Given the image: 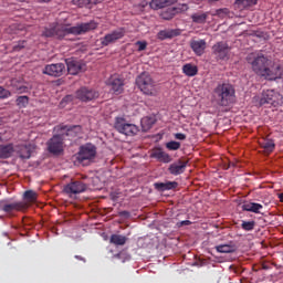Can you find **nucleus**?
Here are the masks:
<instances>
[{
    "mask_svg": "<svg viewBox=\"0 0 283 283\" xmlns=\"http://www.w3.org/2000/svg\"><path fill=\"white\" fill-rule=\"evenodd\" d=\"M42 36H45L46 39H52V38L55 39V27L51 29H45L42 32Z\"/></svg>",
    "mask_w": 283,
    "mask_h": 283,
    "instance_id": "43",
    "label": "nucleus"
},
{
    "mask_svg": "<svg viewBox=\"0 0 283 283\" xmlns=\"http://www.w3.org/2000/svg\"><path fill=\"white\" fill-rule=\"evenodd\" d=\"M247 61L252 65L253 72L259 76H263L266 81H276V78L282 77L280 66H271V61L262 53H250L247 56Z\"/></svg>",
    "mask_w": 283,
    "mask_h": 283,
    "instance_id": "1",
    "label": "nucleus"
},
{
    "mask_svg": "<svg viewBox=\"0 0 283 283\" xmlns=\"http://www.w3.org/2000/svg\"><path fill=\"white\" fill-rule=\"evenodd\" d=\"M28 209V203L25 202H12L9 203L6 200L0 201V211H4V213H13V211H25Z\"/></svg>",
    "mask_w": 283,
    "mask_h": 283,
    "instance_id": "11",
    "label": "nucleus"
},
{
    "mask_svg": "<svg viewBox=\"0 0 283 283\" xmlns=\"http://www.w3.org/2000/svg\"><path fill=\"white\" fill-rule=\"evenodd\" d=\"M123 36H125V30L118 29L106 34L104 38H101V43L104 48H107V45H111V43H116V41L123 39Z\"/></svg>",
    "mask_w": 283,
    "mask_h": 283,
    "instance_id": "14",
    "label": "nucleus"
},
{
    "mask_svg": "<svg viewBox=\"0 0 283 283\" xmlns=\"http://www.w3.org/2000/svg\"><path fill=\"white\" fill-rule=\"evenodd\" d=\"M175 138H176V140H187V135H185L182 133H176Z\"/></svg>",
    "mask_w": 283,
    "mask_h": 283,
    "instance_id": "47",
    "label": "nucleus"
},
{
    "mask_svg": "<svg viewBox=\"0 0 283 283\" xmlns=\"http://www.w3.org/2000/svg\"><path fill=\"white\" fill-rule=\"evenodd\" d=\"M277 198H279L280 202H283V192L277 193Z\"/></svg>",
    "mask_w": 283,
    "mask_h": 283,
    "instance_id": "51",
    "label": "nucleus"
},
{
    "mask_svg": "<svg viewBox=\"0 0 283 283\" xmlns=\"http://www.w3.org/2000/svg\"><path fill=\"white\" fill-rule=\"evenodd\" d=\"M260 145L268 154H271L275 149V143L272 139H263L260 142Z\"/></svg>",
    "mask_w": 283,
    "mask_h": 283,
    "instance_id": "32",
    "label": "nucleus"
},
{
    "mask_svg": "<svg viewBox=\"0 0 283 283\" xmlns=\"http://www.w3.org/2000/svg\"><path fill=\"white\" fill-rule=\"evenodd\" d=\"M73 6H77V8H85V6H90V3H98V0H72Z\"/></svg>",
    "mask_w": 283,
    "mask_h": 283,
    "instance_id": "37",
    "label": "nucleus"
},
{
    "mask_svg": "<svg viewBox=\"0 0 283 283\" xmlns=\"http://www.w3.org/2000/svg\"><path fill=\"white\" fill-rule=\"evenodd\" d=\"M64 138L61 133H56L53 137L46 143L48 151L50 154L59 155L63 151Z\"/></svg>",
    "mask_w": 283,
    "mask_h": 283,
    "instance_id": "10",
    "label": "nucleus"
},
{
    "mask_svg": "<svg viewBox=\"0 0 283 283\" xmlns=\"http://www.w3.org/2000/svg\"><path fill=\"white\" fill-rule=\"evenodd\" d=\"M69 74L76 76L80 72H85V64L73 57L65 60Z\"/></svg>",
    "mask_w": 283,
    "mask_h": 283,
    "instance_id": "15",
    "label": "nucleus"
},
{
    "mask_svg": "<svg viewBox=\"0 0 283 283\" xmlns=\"http://www.w3.org/2000/svg\"><path fill=\"white\" fill-rule=\"evenodd\" d=\"M176 14H177L176 9H174V7H170V8L166 9L165 11H163L160 17L165 21H171V19H174Z\"/></svg>",
    "mask_w": 283,
    "mask_h": 283,
    "instance_id": "33",
    "label": "nucleus"
},
{
    "mask_svg": "<svg viewBox=\"0 0 283 283\" xmlns=\"http://www.w3.org/2000/svg\"><path fill=\"white\" fill-rule=\"evenodd\" d=\"M85 191H87V185L81 180H73L63 188V192L66 193L69 198H74V196L85 193Z\"/></svg>",
    "mask_w": 283,
    "mask_h": 283,
    "instance_id": "7",
    "label": "nucleus"
},
{
    "mask_svg": "<svg viewBox=\"0 0 283 283\" xmlns=\"http://www.w3.org/2000/svg\"><path fill=\"white\" fill-rule=\"evenodd\" d=\"M213 97L221 107H229L235 103V86L231 83L218 84L213 90Z\"/></svg>",
    "mask_w": 283,
    "mask_h": 283,
    "instance_id": "3",
    "label": "nucleus"
},
{
    "mask_svg": "<svg viewBox=\"0 0 283 283\" xmlns=\"http://www.w3.org/2000/svg\"><path fill=\"white\" fill-rule=\"evenodd\" d=\"M76 158L78 163H85V160H94V158H96V146L92 144L81 146Z\"/></svg>",
    "mask_w": 283,
    "mask_h": 283,
    "instance_id": "9",
    "label": "nucleus"
},
{
    "mask_svg": "<svg viewBox=\"0 0 283 283\" xmlns=\"http://www.w3.org/2000/svg\"><path fill=\"white\" fill-rule=\"evenodd\" d=\"M108 86L111 87L113 94H123L124 87H125V82H123V78L113 75L108 80Z\"/></svg>",
    "mask_w": 283,
    "mask_h": 283,
    "instance_id": "17",
    "label": "nucleus"
},
{
    "mask_svg": "<svg viewBox=\"0 0 283 283\" xmlns=\"http://www.w3.org/2000/svg\"><path fill=\"white\" fill-rule=\"evenodd\" d=\"M212 54L216 56L217 61H229L231 56V46L227 42H217L212 45Z\"/></svg>",
    "mask_w": 283,
    "mask_h": 283,
    "instance_id": "8",
    "label": "nucleus"
},
{
    "mask_svg": "<svg viewBox=\"0 0 283 283\" xmlns=\"http://www.w3.org/2000/svg\"><path fill=\"white\" fill-rule=\"evenodd\" d=\"M75 260H81L82 262H86L85 258L81 256V255H75Z\"/></svg>",
    "mask_w": 283,
    "mask_h": 283,
    "instance_id": "50",
    "label": "nucleus"
},
{
    "mask_svg": "<svg viewBox=\"0 0 283 283\" xmlns=\"http://www.w3.org/2000/svg\"><path fill=\"white\" fill-rule=\"evenodd\" d=\"M115 258H118L120 260L123 258V253L115 254Z\"/></svg>",
    "mask_w": 283,
    "mask_h": 283,
    "instance_id": "53",
    "label": "nucleus"
},
{
    "mask_svg": "<svg viewBox=\"0 0 283 283\" xmlns=\"http://www.w3.org/2000/svg\"><path fill=\"white\" fill-rule=\"evenodd\" d=\"M11 85H12V92L14 94H25L28 92V86L22 85L21 83L15 84L13 81Z\"/></svg>",
    "mask_w": 283,
    "mask_h": 283,
    "instance_id": "35",
    "label": "nucleus"
},
{
    "mask_svg": "<svg viewBox=\"0 0 283 283\" xmlns=\"http://www.w3.org/2000/svg\"><path fill=\"white\" fill-rule=\"evenodd\" d=\"M25 40L19 41L17 44L13 45V52H21L23 48H25Z\"/></svg>",
    "mask_w": 283,
    "mask_h": 283,
    "instance_id": "45",
    "label": "nucleus"
},
{
    "mask_svg": "<svg viewBox=\"0 0 283 283\" xmlns=\"http://www.w3.org/2000/svg\"><path fill=\"white\" fill-rule=\"evenodd\" d=\"M156 125V118L155 117H144L142 118V128L143 132H149L151 127Z\"/></svg>",
    "mask_w": 283,
    "mask_h": 283,
    "instance_id": "31",
    "label": "nucleus"
},
{
    "mask_svg": "<svg viewBox=\"0 0 283 283\" xmlns=\"http://www.w3.org/2000/svg\"><path fill=\"white\" fill-rule=\"evenodd\" d=\"M39 198V195L34 190H27L23 193V201L27 205V209L30 208V205L34 203V201Z\"/></svg>",
    "mask_w": 283,
    "mask_h": 283,
    "instance_id": "23",
    "label": "nucleus"
},
{
    "mask_svg": "<svg viewBox=\"0 0 283 283\" xmlns=\"http://www.w3.org/2000/svg\"><path fill=\"white\" fill-rule=\"evenodd\" d=\"M166 147L169 149V151H178V149H180V142H168Z\"/></svg>",
    "mask_w": 283,
    "mask_h": 283,
    "instance_id": "41",
    "label": "nucleus"
},
{
    "mask_svg": "<svg viewBox=\"0 0 283 283\" xmlns=\"http://www.w3.org/2000/svg\"><path fill=\"white\" fill-rule=\"evenodd\" d=\"M191 224V221L189 220H184L177 223V227H189Z\"/></svg>",
    "mask_w": 283,
    "mask_h": 283,
    "instance_id": "48",
    "label": "nucleus"
},
{
    "mask_svg": "<svg viewBox=\"0 0 283 283\" xmlns=\"http://www.w3.org/2000/svg\"><path fill=\"white\" fill-rule=\"evenodd\" d=\"M10 96H12V93L3 88V86H0V101L3 98H10Z\"/></svg>",
    "mask_w": 283,
    "mask_h": 283,
    "instance_id": "44",
    "label": "nucleus"
},
{
    "mask_svg": "<svg viewBox=\"0 0 283 283\" xmlns=\"http://www.w3.org/2000/svg\"><path fill=\"white\" fill-rule=\"evenodd\" d=\"M187 160L179 159L169 166L168 171L172 176H180V174H185V170L187 169Z\"/></svg>",
    "mask_w": 283,
    "mask_h": 283,
    "instance_id": "18",
    "label": "nucleus"
},
{
    "mask_svg": "<svg viewBox=\"0 0 283 283\" xmlns=\"http://www.w3.org/2000/svg\"><path fill=\"white\" fill-rule=\"evenodd\" d=\"M178 0H151V10H161V8H168V6H174Z\"/></svg>",
    "mask_w": 283,
    "mask_h": 283,
    "instance_id": "20",
    "label": "nucleus"
},
{
    "mask_svg": "<svg viewBox=\"0 0 283 283\" xmlns=\"http://www.w3.org/2000/svg\"><path fill=\"white\" fill-rule=\"evenodd\" d=\"M176 14H180V12H187L189 10V6L187 3L178 4L177 7H172Z\"/></svg>",
    "mask_w": 283,
    "mask_h": 283,
    "instance_id": "42",
    "label": "nucleus"
},
{
    "mask_svg": "<svg viewBox=\"0 0 283 283\" xmlns=\"http://www.w3.org/2000/svg\"><path fill=\"white\" fill-rule=\"evenodd\" d=\"M241 229L243 231H253L255 229V221H242Z\"/></svg>",
    "mask_w": 283,
    "mask_h": 283,
    "instance_id": "40",
    "label": "nucleus"
},
{
    "mask_svg": "<svg viewBox=\"0 0 283 283\" xmlns=\"http://www.w3.org/2000/svg\"><path fill=\"white\" fill-rule=\"evenodd\" d=\"M176 33L174 31H159L158 32V39H160L161 41H165V39H172V36H175Z\"/></svg>",
    "mask_w": 283,
    "mask_h": 283,
    "instance_id": "39",
    "label": "nucleus"
},
{
    "mask_svg": "<svg viewBox=\"0 0 283 283\" xmlns=\"http://www.w3.org/2000/svg\"><path fill=\"white\" fill-rule=\"evenodd\" d=\"M277 102V93L273 90L263 91L261 96L259 97V105H275Z\"/></svg>",
    "mask_w": 283,
    "mask_h": 283,
    "instance_id": "16",
    "label": "nucleus"
},
{
    "mask_svg": "<svg viewBox=\"0 0 283 283\" xmlns=\"http://www.w3.org/2000/svg\"><path fill=\"white\" fill-rule=\"evenodd\" d=\"M235 6L239 10H247L253 8V6H258V0H237Z\"/></svg>",
    "mask_w": 283,
    "mask_h": 283,
    "instance_id": "28",
    "label": "nucleus"
},
{
    "mask_svg": "<svg viewBox=\"0 0 283 283\" xmlns=\"http://www.w3.org/2000/svg\"><path fill=\"white\" fill-rule=\"evenodd\" d=\"M98 28V23L96 21L91 20L90 22L80 23L75 27H55V39H65L69 34H74L78 36L81 34H85L87 32H92V30H96Z\"/></svg>",
    "mask_w": 283,
    "mask_h": 283,
    "instance_id": "2",
    "label": "nucleus"
},
{
    "mask_svg": "<svg viewBox=\"0 0 283 283\" xmlns=\"http://www.w3.org/2000/svg\"><path fill=\"white\" fill-rule=\"evenodd\" d=\"M12 154H14V145H0V158H11Z\"/></svg>",
    "mask_w": 283,
    "mask_h": 283,
    "instance_id": "25",
    "label": "nucleus"
},
{
    "mask_svg": "<svg viewBox=\"0 0 283 283\" xmlns=\"http://www.w3.org/2000/svg\"><path fill=\"white\" fill-rule=\"evenodd\" d=\"M260 209H264L261 203L249 202L242 205V211H250L251 213H260Z\"/></svg>",
    "mask_w": 283,
    "mask_h": 283,
    "instance_id": "27",
    "label": "nucleus"
},
{
    "mask_svg": "<svg viewBox=\"0 0 283 283\" xmlns=\"http://www.w3.org/2000/svg\"><path fill=\"white\" fill-rule=\"evenodd\" d=\"M192 23H197L199 25H205L207 23V19H209V12H196L190 15Z\"/></svg>",
    "mask_w": 283,
    "mask_h": 283,
    "instance_id": "21",
    "label": "nucleus"
},
{
    "mask_svg": "<svg viewBox=\"0 0 283 283\" xmlns=\"http://www.w3.org/2000/svg\"><path fill=\"white\" fill-rule=\"evenodd\" d=\"M40 3H50V0H40Z\"/></svg>",
    "mask_w": 283,
    "mask_h": 283,
    "instance_id": "54",
    "label": "nucleus"
},
{
    "mask_svg": "<svg viewBox=\"0 0 283 283\" xmlns=\"http://www.w3.org/2000/svg\"><path fill=\"white\" fill-rule=\"evenodd\" d=\"M151 157L159 160V163H166V164L171 163V156L169 154L163 151L161 149H157V150L153 151Z\"/></svg>",
    "mask_w": 283,
    "mask_h": 283,
    "instance_id": "24",
    "label": "nucleus"
},
{
    "mask_svg": "<svg viewBox=\"0 0 283 283\" xmlns=\"http://www.w3.org/2000/svg\"><path fill=\"white\" fill-rule=\"evenodd\" d=\"M63 101H64L65 103H70V101H72V95H66V96L63 98Z\"/></svg>",
    "mask_w": 283,
    "mask_h": 283,
    "instance_id": "49",
    "label": "nucleus"
},
{
    "mask_svg": "<svg viewBox=\"0 0 283 283\" xmlns=\"http://www.w3.org/2000/svg\"><path fill=\"white\" fill-rule=\"evenodd\" d=\"M136 45L138 46V52H143L144 50H147V42L137 41Z\"/></svg>",
    "mask_w": 283,
    "mask_h": 283,
    "instance_id": "46",
    "label": "nucleus"
},
{
    "mask_svg": "<svg viewBox=\"0 0 283 283\" xmlns=\"http://www.w3.org/2000/svg\"><path fill=\"white\" fill-rule=\"evenodd\" d=\"M218 1H220V0H208V3H216Z\"/></svg>",
    "mask_w": 283,
    "mask_h": 283,
    "instance_id": "55",
    "label": "nucleus"
},
{
    "mask_svg": "<svg viewBox=\"0 0 283 283\" xmlns=\"http://www.w3.org/2000/svg\"><path fill=\"white\" fill-rule=\"evenodd\" d=\"M218 253H233L235 248L231 244H221L216 247Z\"/></svg>",
    "mask_w": 283,
    "mask_h": 283,
    "instance_id": "34",
    "label": "nucleus"
},
{
    "mask_svg": "<svg viewBox=\"0 0 283 283\" xmlns=\"http://www.w3.org/2000/svg\"><path fill=\"white\" fill-rule=\"evenodd\" d=\"M19 157L22 160H28L32 156V151L30 150V146L28 145H20L18 150Z\"/></svg>",
    "mask_w": 283,
    "mask_h": 283,
    "instance_id": "29",
    "label": "nucleus"
},
{
    "mask_svg": "<svg viewBox=\"0 0 283 283\" xmlns=\"http://www.w3.org/2000/svg\"><path fill=\"white\" fill-rule=\"evenodd\" d=\"M182 72L186 76H196L198 74V66L187 63L182 66Z\"/></svg>",
    "mask_w": 283,
    "mask_h": 283,
    "instance_id": "30",
    "label": "nucleus"
},
{
    "mask_svg": "<svg viewBox=\"0 0 283 283\" xmlns=\"http://www.w3.org/2000/svg\"><path fill=\"white\" fill-rule=\"evenodd\" d=\"M114 127L124 136H136L139 132L138 126L127 123L123 117H116Z\"/></svg>",
    "mask_w": 283,
    "mask_h": 283,
    "instance_id": "6",
    "label": "nucleus"
},
{
    "mask_svg": "<svg viewBox=\"0 0 283 283\" xmlns=\"http://www.w3.org/2000/svg\"><path fill=\"white\" fill-rule=\"evenodd\" d=\"M54 132L60 134L64 140H72V138H76L81 134V126L60 124L54 127Z\"/></svg>",
    "mask_w": 283,
    "mask_h": 283,
    "instance_id": "5",
    "label": "nucleus"
},
{
    "mask_svg": "<svg viewBox=\"0 0 283 283\" xmlns=\"http://www.w3.org/2000/svg\"><path fill=\"white\" fill-rule=\"evenodd\" d=\"M136 85L145 96H158V87L149 73L143 72L139 74L136 77Z\"/></svg>",
    "mask_w": 283,
    "mask_h": 283,
    "instance_id": "4",
    "label": "nucleus"
},
{
    "mask_svg": "<svg viewBox=\"0 0 283 283\" xmlns=\"http://www.w3.org/2000/svg\"><path fill=\"white\" fill-rule=\"evenodd\" d=\"M43 74H46L48 76H54L55 78L59 76H63L65 74V64H48L43 70Z\"/></svg>",
    "mask_w": 283,
    "mask_h": 283,
    "instance_id": "13",
    "label": "nucleus"
},
{
    "mask_svg": "<svg viewBox=\"0 0 283 283\" xmlns=\"http://www.w3.org/2000/svg\"><path fill=\"white\" fill-rule=\"evenodd\" d=\"M15 103H17L18 107H28V104L30 103V97H28L25 95L19 96L15 99Z\"/></svg>",
    "mask_w": 283,
    "mask_h": 283,
    "instance_id": "38",
    "label": "nucleus"
},
{
    "mask_svg": "<svg viewBox=\"0 0 283 283\" xmlns=\"http://www.w3.org/2000/svg\"><path fill=\"white\" fill-rule=\"evenodd\" d=\"M190 48L197 56H202L205 54V50H207V41H205V40H192L190 42Z\"/></svg>",
    "mask_w": 283,
    "mask_h": 283,
    "instance_id": "19",
    "label": "nucleus"
},
{
    "mask_svg": "<svg viewBox=\"0 0 283 283\" xmlns=\"http://www.w3.org/2000/svg\"><path fill=\"white\" fill-rule=\"evenodd\" d=\"M109 243L115 247H125L127 244V237L122 234H112L109 238Z\"/></svg>",
    "mask_w": 283,
    "mask_h": 283,
    "instance_id": "26",
    "label": "nucleus"
},
{
    "mask_svg": "<svg viewBox=\"0 0 283 283\" xmlns=\"http://www.w3.org/2000/svg\"><path fill=\"white\" fill-rule=\"evenodd\" d=\"M119 216H126V217H129V212H128V211H122V212L119 213Z\"/></svg>",
    "mask_w": 283,
    "mask_h": 283,
    "instance_id": "52",
    "label": "nucleus"
},
{
    "mask_svg": "<svg viewBox=\"0 0 283 283\" xmlns=\"http://www.w3.org/2000/svg\"><path fill=\"white\" fill-rule=\"evenodd\" d=\"M98 92L87 87H81L75 93V97L78 98V101H82L83 103L94 101V98H98Z\"/></svg>",
    "mask_w": 283,
    "mask_h": 283,
    "instance_id": "12",
    "label": "nucleus"
},
{
    "mask_svg": "<svg viewBox=\"0 0 283 283\" xmlns=\"http://www.w3.org/2000/svg\"><path fill=\"white\" fill-rule=\"evenodd\" d=\"M231 14V11L228 8L217 9L212 17H219V19H227Z\"/></svg>",
    "mask_w": 283,
    "mask_h": 283,
    "instance_id": "36",
    "label": "nucleus"
},
{
    "mask_svg": "<svg viewBox=\"0 0 283 283\" xmlns=\"http://www.w3.org/2000/svg\"><path fill=\"white\" fill-rule=\"evenodd\" d=\"M155 189L157 191H170V189H176L178 187V182L176 181H167V182H156L154 184Z\"/></svg>",
    "mask_w": 283,
    "mask_h": 283,
    "instance_id": "22",
    "label": "nucleus"
}]
</instances>
